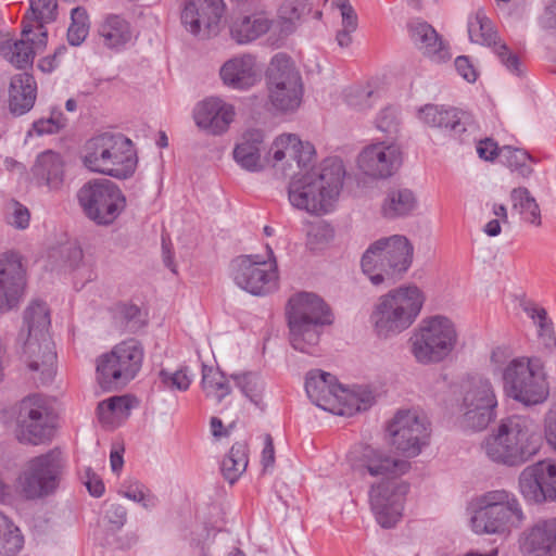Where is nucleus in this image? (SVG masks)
Returning <instances> with one entry per match:
<instances>
[{
    "instance_id": "f257e3e1",
    "label": "nucleus",
    "mask_w": 556,
    "mask_h": 556,
    "mask_svg": "<svg viewBox=\"0 0 556 556\" xmlns=\"http://www.w3.org/2000/svg\"><path fill=\"white\" fill-rule=\"evenodd\" d=\"M352 470L361 478L370 477L369 503L377 522L386 529L394 527L402 517L408 485L400 481L410 464L370 445L354 446L348 454Z\"/></svg>"
},
{
    "instance_id": "f03ea898",
    "label": "nucleus",
    "mask_w": 556,
    "mask_h": 556,
    "mask_svg": "<svg viewBox=\"0 0 556 556\" xmlns=\"http://www.w3.org/2000/svg\"><path fill=\"white\" fill-rule=\"evenodd\" d=\"M342 160L328 157L318 166L292 176L288 187L290 204L312 215L329 213L343 187Z\"/></svg>"
},
{
    "instance_id": "7ed1b4c3",
    "label": "nucleus",
    "mask_w": 556,
    "mask_h": 556,
    "mask_svg": "<svg viewBox=\"0 0 556 556\" xmlns=\"http://www.w3.org/2000/svg\"><path fill=\"white\" fill-rule=\"evenodd\" d=\"M24 325L17 343L22 345V353L30 371L36 375L33 379L40 384L50 383L56 372V352L49 334L51 325L50 311L47 303L40 300L33 301L24 312Z\"/></svg>"
},
{
    "instance_id": "20e7f679",
    "label": "nucleus",
    "mask_w": 556,
    "mask_h": 556,
    "mask_svg": "<svg viewBox=\"0 0 556 556\" xmlns=\"http://www.w3.org/2000/svg\"><path fill=\"white\" fill-rule=\"evenodd\" d=\"M542 445V435L529 416L510 415L483 442L486 456L494 463L509 467L520 466L535 456Z\"/></svg>"
},
{
    "instance_id": "39448f33",
    "label": "nucleus",
    "mask_w": 556,
    "mask_h": 556,
    "mask_svg": "<svg viewBox=\"0 0 556 556\" xmlns=\"http://www.w3.org/2000/svg\"><path fill=\"white\" fill-rule=\"evenodd\" d=\"M287 318L292 348L317 355L323 327L332 324V315L324 300L314 293H298L289 299Z\"/></svg>"
},
{
    "instance_id": "423d86ee",
    "label": "nucleus",
    "mask_w": 556,
    "mask_h": 556,
    "mask_svg": "<svg viewBox=\"0 0 556 556\" xmlns=\"http://www.w3.org/2000/svg\"><path fill=\"white\" fill-rule=\"evenodd\" d=\"M425 294L415 285H405L381 295L370 314L377 337L388 339L407 330L419 316Z\"/></svg>"
},
{
    "instance_id": "0eeeda50",
    "label": "nucleus",
    "mask_w": 556,
    "mask_h": 556,
    "mask_svg": "<svg viewBox=\"0 0 556 556\" xmlns=\"http://www.w3.org/2000/svg\"><path fill=\"white\" fill-rule=\"evenodd\" d=\"M414 248L405 236L394 235L371 243L363 254L361 266L374 286L394 282L413 263Z\"/></svg>"
},
{
    "instance_id": "6e6552de",
    "label": "nucleus",
    "mask_w": 556,
    "mask_h": 556,
    "mask_svg": "<svg viewBox=\"0 0 556 556\" xmlns=\"http://www.w3.org/2000/svg\"><path fill=\"white\" fill-rule=\"evenodd\" d=\"M475 505L470 526L477 534H503L525 519L516 495L504 489L481 494Z\"/></svg>"
},
{
    "instance_id": "1a4fd4ad",
    "label": "nucleus",
    "mask_w": 556,
    "mask_h": 556,
    "mask_svg": "<svg viewBox=\"0 0 556 556\" xmlns=\"http://www.w3.org/2000/svg\"><path fill=\"white\" fill-rule=\"evenodd\" d=\"M454 323L441 315L421 319L414 329L408 343L415 361L421 365H433L445 361L457 344Z\"/></svg>"
},
{
    "instance_id": "9d476101",
    "label": "nucleus",
    "mask_w": 556,
    "mask_h": 556,
    "mask_svg": "<svg viewBox=\"0 0 556 556\" xmlns=\"http://www.w3.org/2000/svg\"><path fill=\"white\" fill-rule=\"evenodd\" d=\"M508 396L525 405L543 403L549 394L545 366L539 357H517L503 371Z\"/></svg>"
},
{
    "instance_id": "9b49d317",
    "label": "nucleus",
    "mask_w": 556,
    "mask_h": 556,
    "mask_svg": "<svg viewBox=\"0 0 556 556\" xmlns=\"http://www.w3.org/2000/svg\"><path fill=\"white\" fill-rule=\"evenodd\" d=\"M56 427V415L50 402L40 394L29 395L18 404L16 437L33 445L51 441Z\"/></svg>"
},
{
    "instance_id": "f8f14e48",
    "label": "nucleus",
    "mask_w": 556,
    "mask_h": 556,
    "mask_svg": "<svg viewBox=\"0 0 556 556\" xmlns=\"http://www.w3.org/2000/svg\"><path fill=\"white\" fill-rule=\"evenodd\" d=\"M458 409L462 422L472 430H483L496 417L497 399L492 383L481 377H470L462 383Z\"/></svg>"
},
{
    "instance_id": "ddd939ff",
    "label": "nucleus",
    "mask_w": 556,
    "mask_h": 556,
    "mask_svg": "<svg viewBox=\"0 0 556 556\" xmlns=\"http://www.w3.org/2000/svg\"><path fill=\"white\" fill-rule=\"evenodd\" d=\"M62 468L58 448L31 458L18 477L20 493L26 500H37L51 494L58 486Z\"/></svg>"
},
{
    "instance_id": "4468645a",
    "label": "nucleus",
    "mask_w": 556,
    "mask_h": 556,
    "mask_svg": "<svg viewBox=\"0 0 556 556\" xmlns=\"http://www.w3.org/2000/svg\"><path fill=\"white\" fill-rule=\"evenodd\" d=\"M230 276L242 290L253 295H265L278 286L276 264L264 261L260 255H240L230 263Z\"/></svg>"
},
{
    "instance_id": "2eb2a0df",
    "label": "nucleus",
    "mask_w": 556,
    "mask_h": 556,
    "mask_svg": "<svg viewBox=\"0 0 556 556\" xmlns=\"http://www.w3.org/2000/svg\"><path fill=\"white\" fill-rule=\"evenodd\" d=\"M271 104H300L303 85L292 59L286 53L275 54L266 72Z\"/></svg>"
},
{
    "instance_id": "dca6fc26",
    "label": "nucleus",
    "mask_w": 556,
    "mask_h": 556,
    "mask_svg": "<svg viewBox=\"0 0 556 556\" xmlns=\"http://www.w3.org/2000/svg\"><path fill=\"white\" fill-rule=\"evenodd\" d=\"M387 433L390 445L408 457L417 456L430 435L425 418L413 410H399L389 421Z\"/></svg>"
},
{
    "instance_id": "f3484780",
    "label": "nucleus",
    "mask_w": 556,
    "mask_h": 556,
    "mask_svg": "<svg viewBox=\"0 0 556 556\" xmlns=\"http://www.w3.org/2000/svg\"><path fill=\"white\" fill-rule=\"evenodd\" d=\"M225 8L224 0H188L181 23L194 37L208 39L219 34Z\"/></svg>"
},
{
    "instance_id": "a211bd4d",
    "label": "nucleus",
    "mask_w": 556,
    "mask_h": 556,
    "mask_svg": "<svg viewBox=\"0 0 556 556\" xmlns=\"http://www.w3.org/2000/svg\"><path fill=\"white\" fill-rule=\"evenodd\" d=\"M143 356L142 345L135 339L124 340L106 353V368L111 371L106 390L125 387L134 380L141 369Z\"/></svg>"
},
{
    "instance_id": "6ab92c4d",
    "label": "nucleus",
    "mask_w": 556,
    "mask_h": 556,
    "mask_svg": "<svg viewBox=\"0 0 556 556\" xmlns=\"http://www.w3.org/2000/svg\"><path fill=\"white\" fill-rule=\"evenodd\" d=\"M519 490L531 503L556 502V463L541 460L526 467L519 476Z\"/></svg>"
},
{
    "instance_id": "aec40b11",
    "label": "nucleus",
    "mask_w": 556,
    "mask_h": 556,
    "mask_svg": "<svg viewBox=\"0 0 556 556\" xmlns=\"http://www.w3.org/2000/svg\"><path fill=\"white\" fill-rule=\"evenodd\" d=\"M468 35L471 42L492 47L501 63L513 74H521V64L517 54L513 53L505 43L497 41V33L492 22L482 10H479L468 21Z\"/></svg>"
},
{
    "instance_id": "412c9836",
    "label": "nucleus",
    "mask_w": 556,
    "mask_h": 556,
    "mask_svg": "<svg viewBox=\"0 0 556 556\" xmlns=\"http://www.w3.org/2000/svg\"><path fill=\"white\" fill-rule=\"evenodd\" d=\"M106 176L121 180L130 178L138 165L132 141L121 132L106 131Z\"/></svg>"
},
{
    "instance_id": "4be33fe9",
    "label": "nucleus",
    "mask_w": 556,
    "mask_h": 556,
    "mask_svg": "<svg viewBox=\"0 0 556 556\" xmlns=\"http://www.w3.org/2000/svg\"><path fill=\"white\" fill-rule=\"evenodd\" d=\"M24 269L15 252L0 255V313H5L20 303L24 289Z\"/></svg>"
},
{
    "instance_id": "5701e85b",
    "label": "nucleus",
    "mask_w": 556,
    "mask_h": 556,
    "mask_svg": "<svg viewBox=\"0 0 556 556\" xmlns=\"http://www.w3.org/2000/svg\"><path fill=\"white\" fill-rule=\"evenodd\" d=\"M401 165V152L394 144L379 142L366 147L358 156L359 168L374 178H388Z\"/></svg>"
},
{
    "instance_id": "b1692460",
    "label": "nucleus",
    "mask_w": 556,
    "mask_h": 556,
    "mask_svg": "<svg viewBox=\"0 0 556 556\" xmlns=\"http://www.w3.org/2000/svg\"><path fill=\"white\" fill-rule=\"evenodd\" d=\"M410 40L422 55L433 62L441 63L451 59L447 43L427 22L413 21L408 25Z\"/></svg>"
},
{
    "instance_id": "393cba45",
    "label": "nucleus",
    "mask_w": 556,
    "mask_h": 556,
    "mask_svg": "<svg viewBox=\"0 0 556 556\" xmlns=\"http://www.w3.org/2000/svg\"><path fill=\"white\" fill-rule=\"evenodd\" d=\"M521 551L526 556H556V518L541 520L527 530Z\"/></svg>"
},
{
    "instance_id": "a878e982",
    "label": "nucleus",
    "mask_w": 556,
    "mask_h": 556,
    "mask_svg": "<svg viewBox=\"0 0 556 556\" xmlns=\"http://www.w3.org/2000/svg\"><path fill=\"white\" fill-rule=\"evenodd\" d=\"M223 83L233 89H248L258 80L256 59L241 54L226 61L219 70Z\"/></svg>"
},
{
    "instance_id": "bb28decb",
    "label": "nucleus",
    "mask_w": 556,
    "mask_h": 556,
    "mask_svg": "<svg viewBox=\"0 0 556 556\" xmlns=\"http://www.w3.org/2000/svg\"><path fill=\"white\" fill-rule=\"evenodd\" d=\"M305 390L311 401L325 410H333L337 404V392L340 383L336 376L319 370H311L306 375Z\"/></svg>"
},
{
    "instance_id": "cd10ccee",
    "label": "nucleus",
    "mask_w": 556,
    "mask_h": 556,
    "mask_svg": "<svg viewBox=\"0 0 556 556\" xmlns=\"http://www.w3.org/2000/svg\"><path fill=\"white\" fill-rule=\"evenodd\" d=\"M263 142L264 132L261 129H248L233 149L235 161L245 170H261L263 167L261 163Z\"/></svg>"
},
{
    "instance_id": "c85d7f7f",
    "label": "nucleus",
    "mask_w": 556,
    "mask_h": 556,
    "mask_svg": "<svg viewBox=\"0 0 556 556\" xmlns=\"http://www.w3.org/2000/svg\"><path fill=\"white\" fill-rule=\"evenodd\" d=\"M274 22L264 13L235 17L229 26L231 38L238 43H249L265 35Z\"/></svg>"
},
{
    "instance_id": "c756f323",
    "label": "nucleus",
    "mask_w": 556,
    "mask_h": 556,
    "mask_svg": "<svg viewBox=\"0 0 556 556\" xmlns=\"http://www.w3.org/2000/svg\"><path fill=\"white\" fill-rule=\"evenodd\" d=\"M64 166L65 163L58 152L46 150L37 156L31 172L37 180L56 190L64 181Z\"/></svg>"
},
{
    "instance_id": "7c9ffc66",
    "label": "nucleus",
    "mask_w": 556,
    "mask_h": 556,
    "mask_svg": "<svg viewBox=\"0 0 556 556\" xmlns=\"http://www.w3.org/2000/svg\"><path fill=\"white\" fill-rule=\"evenodd\" d=\"M233 117V106H197L193 111L195 125L211 135L225 132Z\"/></svg>"
},
{
    "instance_id": "2f4dec72",
    "label": "nucleus",
    "mask_w": 556,
    "mask_h": 556,
    "mask_svg": "<svg viewBox=\"0 0 556 556\" xmlns=\"http://www.w3.org/2000/svg\"><path fill=\"white\" fill-rule=\"evenodd\" d=\"M77 199L85 215L98 225H104L101 207L104 203V181L92 179L85 184L77 193Z\"/></svg>"
},
{
    "instance_id": "473e14b6",
    "label": "nucleus",
    "mask_w": 556,
    "mask_h": 556,
    "mask_svg": "<svg viewBox=\"0 0 556 556\" xmlns=\"http://www.w3.org/2000/svg\"><path fill=\"white\" fill-rule=\"evenodd\" d=\"M313 8V0H286L278 11L277 27L282 38L295 31L304 16Z\"/></svg>"
},
{
    "instance_id": "72a5a7b5",
    "label": "nucleus",
    "mask_w": 556,
    "mask_h": 556,
    "mask_svg": "<svg viewBox=\"0 0 556 556\" xmlns=\"http://www.w3.org/2000/svg\"><path fill=\"white\" fill-rule=\"evenodd\" d=\"M337 395V404L331 413L341 416H352L357 412L366 410L374 402L372 392L363 388L350 390L340 384Z\"/></svg>"
},
{
    "instance_id": "f704fd0d",
    "label": "nucleus",
    "mask_w": 556,
    "mask_h": 556,
    "mask_svg": "<svg viewBox=\"0 0 556 556\" xmlns=\"http://www.w3.org/2000/svg\"><path fill=\"white\" fill-rule=\"evenodd\" d=\"M418 202L414 192L407 188L390 190L381 205V213L388 219L410 215L417 208Z\"/></svg>"
},
{
    "instance_id": "c9c22d12",
    "label": "nucleus",
    "mask_w": 556,
    "mask_h": 556,
    "mask_svg": "<svg viewBox=\"0 0 556 556\" xmlns=\"http://www.w3.org/2000/svg\"><path fill=\"white\" fill-rule=\"evenodd\" d=\"M140 400L131 393L114 395L106 399V430L124 425L134 408L139 407Z\"/></svg>"
},
{
    "instance_id": "e433bc0d",
    "label": "nucleus",
    "mask_w": 556,
    "mask_h": 556,
    "mask_svg": "<svg viewBox=\"0 0 556 556\" xmlns=\"http://www.w3.org/2000/svg\"><path fill=\"white\" fill-rule=\"evenodd\" d=\"M0 54L17 68H25L34 61L35 50L28 36L21 40H5L0 45Z\"/></svg>"
},
{
    "instance_id": "4c0bfd02",
    "label": "nucleus",
    "mask_w": 556,
    "mask_h": 556,
    "mask_svg": "<svg viewBox=\"0 0 556 556\" xmlns=\"http://www.w3.org/2000/svg\"><path fill=\"white\" fill-rule=\"evenodd\" d=\"M56 0H29V10L23 20V36L33 33V23H50L56 18Z\"/></svg>"
},
{
    "instance_id": "58836bf2",
    "label": "nucleus",
    "mask_w": 556,
    "mask_h": 556,
    "mask_svg": "<svg viewBox=\"0 0 556 556\" xmlns=\"http://www.w3.org/2000/svg\"><path fill=\"white\" fill-rule=\"evenodd\" d=\"M113 324L122 331L136 332L143 325L141 309L131 303H117L111 308Z\"/></svg>"
},
{
    "instance_id": "ea45409f",
    "label": "nucleus",
    "mask_w": 556,
    "mask_h": 556,
    "mask_svg": "<svg viewBox=\"0 0 556 556\" xmlns=\"http://www.w3.org/2000/svg\"><path fill=\"white\" fill-rule=\"evenodd\" d=\"M116 493L129 501L140 504L144 508L156 506L157 497L141 481L136 478H127L116 489Z\"/></svg>"
},
{
    "instance_id": "a19ab883",
    "label": "nucleus",
    "mask_w": 556,
    "mask_h": 556,
    "mask_svg": "<svg viewBox=\"0 0 556 556\" xmlns=\"http://www.w3.org/2000/svg\"><path fill=\"white\" fill-rule=\"evenodd\" d=\"M510 200L513 210L518 211L525 222L536 227L541 225L540 207L527 188L513 189Z\"/></svg>"
},
{
    "instance_id": "79ce46f5",
    "label": "nucleus",
    "mask_w": 556,
    "mask_h": 556,
    "mask_svg": "<svg viewBox=\"0 0 556 556\" xmlns=\"http://www.w3.org/2000/svg\"><path fill=\"white\" fill-rule=\"evenodd\" d=\"M248 463L247 445L244 443H235L222 462V472L225 479L230 483L236 482L247 469Z\"/></svg>"
},
{
    "instance_id": "37998d69",
    "label": "nucleus",
    "mask_w": 556,
    "mask_h": 556,
    "mask_svg": "<svg viewBox=\"0 0 556 556\" xmlns=\"http://www.w3.org/2000/svg\"><path fill=\"white\" fill-rule=\"evenodd\" d=\"M201 384L206 396L214 397L218 402H222L231 392L228 379L217 368L203 366Z\"/></svg>"
},
{
    "instance_id": "c03bdc74",
    "label": "nucleus",
    "mask_w": 556,
    "mask_h": 556,
    "mask_svg": "<svg viewBox=\"0 0 556 556\" xmlns=\"http://www.w3.org/2000/svg\"><path fill=\"white\" fill-rule=\"evenodd\" d=\"M20 529L0 511V556H15L23 547Z\"/></svg>"
},
{
    "instance_id": "a18cd8bd",
    "label": "nucleus",
    "mask_w": 556,
    "mask_h": 556,
    "mask_svg": "<svg viewBox=\"0 0 556 556\" xmlns=\"http://www.w3.org/2000/svg\"><path fill=\"white\" fill-rule=\"evenodd\" d=\"M522 311L534 321L538 326V334L546 346L555 343L553 323L547 316L544 307L538 305L535 302L526 301L521 304Z\"/></svg>"
},
{
    "instance_id": "49530a36",
    "label": "nucleus",
    "mask_w": 556,
    "mask_h": 556,
    "mask_svg": "<svg viewBox=\"0 0 556 556\" xmlns=\"http://www.w3.org/2000/svg\"><path fill=\"white\" fill-rule=\"evenodd\" d=\"M132 38L130 24L119 15L106 18V48L119 50Z\"/></svg>"
},
{
    "instance_id": "de8ad7c7",
    "label": "nucleus",
    "mask_w": 556,
    "mask_h": 556,
    "mask_svg": "<svg viewBox=\"0 0 556 556\" xmlns=\"http://www.w3.org/2000/svg\"><path fill=\"white\" fill-rule=\"evenodd\" d=\"M84 166L93 173H104V136L98 135L86 141L81 151Z\"/></svg>"
},
{
    "instance_id": "09e8293b",
    "label": "nucleus",
    "mask_w": 556,
    "mask_h": 556,
    "mask_svg": "<svg viewBox=\"0 0 556 556\" xmlns=\"http://www.w3.org/2000/svg\"><path fill=\"white\" fill-rule=\"evenodd\" d=\"M36 89L33 76L21 74L14 77L10 84V104H34Z\"/></svg>"
},
{
    "instance_id": "8fccbe9b",
    "label": "nucleus",
    "mask_w": 556,
    "mask_h": 556,
    "mask_svg": "<svg viewBox=\"0 0 556 556\" xmlns=\"http://www.w3.org/2000/svg\"><path fill=\"white\" fill-rule=\"evenodd\" d=\"M89 33L88 15L84 8H74L71 12V24L67 29V41L71 46H80Z\"/></svg>"
},
{
    "instance_id": "3c124183",
    "label": "nucleus",
    "mask_w": 556,
    "mask_h": 556,
    "mask_svg": "<svg viewBox=\"0 0 556 556\" xmlns=\"http://www.w3.org/2000/svg\"><path fill=\"white\" fill-rule=\"evenodd\" d=\"M159 389L168 391L185 392L190 388L192 382L191 376L187 368H180L174 372L167 369H161L157 374Z\"/></svg>"
},
{
    "instance_id": "603ef678",
    "label": "nucleus",
    "mask_w": 556,
    "mask_h": 556,
    "mask_svg": "<svg viewBox=\"0 0 556 556\" xmlns=\"http://www.w3.org/2000/svg\"><path fill=\"white\" fill-rule=\"evenodd\" d=\"M500 159L509 168L519 170L522 176H528L532 172L530 166L527 164L530 160V155L521 149H516L509 146L502 147L500 151Z\"/></svg>"
},
{
    "instance_id": "864d4df0",
    "label": "nucleus",
    "mask_w": 556,
    "mask_h": 556,
    "mask_svg": "<svg viewBox=\"0 0 556 556\" xmlns=\"http://www.w3.org/2000/svg\"><path fill=\"white\" fill-rule=\"evenodd\" d=\"M126 203V197L118 186L106 180V225L125 210Z\"/></svg>"
},
{
    "instance_id": "5fc2aeb1",
    "label": "nucleus",
    "mask_w": 556,
    "mask_h": 556,
    "mask_svg": "<svg viewBox=\"0 0 556 556\" xmlns=\"http://www.w3.org/2000/svg\"><path fill=\"white\" fill-rule=\"evenodd\" d=\"M232 378L242 394L251 402L258 404L263 389V383L260 378L252 372L232 376Z\"/></svg>"
},
{
    "instance_id": "6e6d98bb",
    "label": "nucleus",
    "mask_w": 556,
    "mask_h": 556,
    "mask_svg": "<svg viewBox=\"0 0 556 556\" xmlns=\"http://www.w3.org/2000/svg\"><path fill=\"white\" fill-rule=\"evenodd\" d=\"M66 126V118L56 110H52L48 118H40L33 124V129L37 135H51L59 132Z\"/></svg>"
},
{
    "instance_id": "4d7b16f0",
    "label": "nucleus",
    "mask_w": 556,
    "mask_h": 556,
    "mask_svg": "<svg viewBox=\"0 0 556 556\" xmlns=\"http://www.w3.org/2000/svg\"><path fill=\"white\" fill-rule=\"evenodd\" d=\"M463 111L457 106H443L441 109V126H437L438 128L448 129L455 132H463L466 130L465 126L462 123Z\"/></svg>"
},
{
    "instance_id": "13d9d810",
    "label": "nucleus",
    "mask_w": 556,
    "mask_h": 556,
    "mask_svg": "<svg viewBox=\"0 0 556 556\" xmlns=\"http://www.w3.org/2000/svg\"><path fill=\"white\" fill-rule=\"evenodd\" d=\"M315 156V149L309 142H304L295 135L292 141L291 157L294 159L300 168L306 167Z\"/></svg>"
},
{
    "instance_id": "bf43d9fd",
    "label": "nucleus",
    "mask_w": 556,
    "mask_h": 556,
    "mask_svg": "<svg viewBox=\"0 0 556 556\" xmlns=\"http://www.w3.org/2000/svg\"><path fill=\"white\" fill-rule=\"evenodd\" d=\"M377 127L389 135L396 134L399 131L400 119L394 110V106H384L381 109L376 119Z\"/></svg>"
},
{
    "instance_id": "052dcab7",
    "label": "nucleus",
    "mask_w": 556,
    "mask_h": 556,
    "mask_svg": "<svg viewBox=\"0 0 556 556\" xmlns=\"http://www.w3.org/2000/svg\"><path fill=\"white\" fill-rule=\"evenodd\" d=\"M295 140V135L285 134L275 139L270 147V153L274 161H282L287 154L291 156L292 141Z\"/></svg>"
},
{
    "instance_id": "680f3d73",
    "label": "nucleus",
    "mask_w": 556,
    "mask_h": 556,
    "mask_svg": "<svg viewBox=\"0 0 556 556\" xmlns=\"http://www.w3.org/2000/svg\"><path fill=\"white\" fill-rule=\"evenodd\" d=\"M334 3L341 13L342 27L349 30H356L358 25L357 14L350 0H334Z\"/></svg>"
},
{
    "instance_id": "e2e57ef3",
    "label": "nucleus",
    "mask_w": 556,
    "mask_h": 556,
    "mask_svg": "<svg viewBox=\"0 0 556 556\" xmlns=\"http://www.w3.org/2000/svg\"><path fill=\"white\" fill-rule=\"evenodd\" d=\"M30 213L28 208L18 202H14L13 212L8 217V223L17 229H25L28 227Z\"/></svg>"
},
{
    "instance_id": "0e129e2a",
    "label": "nucleus",
    "mask_w": 556,
    "mask_h": 556,
    "mask_svg": "<svg viewBox=\"0 0 556 556\" xmlns=\"http://www.w3.org/2000/svg\"><path fill=\"white\" fill-rule=\"evenodd\" d=\"M441 109H443V106H420L417 116L431 127L441 126Z\"/></svg>"
},
{
    "instance_id": "69168bd1",
    "label": "nucleus",
    "mask_w": 556,
    "mask_h": 556,
    "mask_svg": "<svg viewBox=\"0 0 556 556\" xmlns=\"http://www.w3.org/2000/svg\"><path fill=\"white\" fill-rule=\"evenodd\" d=\"M124 452L123 443H113L110 452V466L111 470L117 477L121 475L124 467Z\"/></svg>"
},
{
    "instance_id": "338daca9",
    "label": "nucleus",
    "mask_w": 556,
    "mask_h": 556,
    "mask_svg": "<svg viewBox=\"0 0 556 556\" xmlns=\"http://www.w3.org/2000/svg\"><path fill=\"white\" fill-rule=\"evenodd\" d=\"M500 151L501 148L493 139L490 138L481 140L477 147V152L479 156L485 161H492L496 156L500 157Z\"/></svg>"
},
{
    "instance_id": "774afa93",
    "label": "nucleus",
    "mask_w": 556,
    "mask_h": 556,
    "mask_svg": "<svg viewBox=\"0 0 556 556\" xmlns=\"http://www.w3.org/2000/svg\"><path fill=\"white\" fill-rule=\"evenodd\" d=\"M539 22L545 29H556V0H551L540 16Z\"/></svg>"
}]
</instances>
